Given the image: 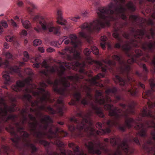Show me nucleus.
I'll list each match as a JSON object with an SVG mask.
<instances>
[{
    "label": "nucleus",
    "mask_w": 155,
    "mask_h": 155,
    "mask_svg": "<svg viewBox=\"0 0 155 155\" xmlns=\"http://www.w3.org/2000/svg\"><path fill=\"white\" fill-rule=\"evenodd\" d=\"M112 106L113 105L106 104L104 106V108L106 110H110L109 113L110 116H114L116 118H117L122 112V110L117 107H115L114 109H111Z\"/></svg>",
    "instance_id": "11"
},
{
    "label": "nucleus",
    "mask_w": 155,
    "mask_h": 155,
    "mask_svg": "<svg viewBox=\"0 0 155 155\" xmlns=\"http://www.w3.org/2000/svg\"><path fill=\"white\" fill-rule=\"evenodd\" d=\"M68 128L69 130L71 132L74 131L75 129V128L73 125H69Z\"/></svg>",
    "instance_id": "62"
},
{
    "label": "nucleus",
    "mask_w": 155,
    "mask_h": 155,
    "mask_svg": "<svg viewBox=\"0 0 155 155\" xmlns=\"http://www.w3.org/2000/svg\"><path fill=\"white\" fill-rule=\"evenodd\" d=\"M14 37L12 36V37L10 36H8L6 38V40L7 41L9 42H11L13 40Z\"/></svg>",
    "instance_id": "57"
},
{
    "label": "nucleus",
    "mask_w": 155,
    "mask_h": 155,
    "mask_svg": "<svg viewBox=\"0 0 155 155\" xmlns=\"http://www.w3.org/2000/svg\"><path fill=\"white\" fill-rule=\"evenodd\" d=\"M28 117L32 121V123L28 122L30 130L33 136L38 139L37 141H35V143H37V141H38L39 143L43 145L45 147H48L49 144L48 142L40 139L43 138L44 136L46 135L49 139L56 138L57 139L55 141V143L59 147H61L63 146V143L59 140L60 137L57 132L60 133L61 136L63 137L67 135L68 134L66 132L53 125L51 126L47 133L40 131L41 130H46L48 124L52 122V120L49 116L45 115L43 116L40 120V123L36 120L35 117L31 114H29Z\"/></svg>",
    "instance_id": "1"
},
{
    "label": "nucleus",
    "mask_w": 155,
    "mask_h": 155,
    "mask_svg": "<svg viewBox=\"0 0 155 155\" xmlns=\"http://www.w3.org/2000/svg\"><path fill=\"white\" fill-rule=\"evenodd\" d=\"M102 94V92L100 91H96L95 102L101 104H104L106 101Z\"/></svg>",
    "instance_id": "19"
},
{
    "label": "nucleus",
    "mask_w": 155,
    "mask_h": 155,
    "mask_svg": "<svg viewBox=\"0 0 155 155\" xmlns=\"http://www.w3.org/2000/svg\"><path fill=\"white\" fill-rule=\"evenodd\" d=\"M5 55L8 59H10L12 57V54L8 52H6L5 54Z\"/></svg>",
    "instance_id": "58"
},
{
    "label": "nucleus",
    "mask_w": 155,
    "mask_h": 155,
    "mask_svg": "<svg viewBox=\"0 0 155 155\" xmlns=\"http://www.w3.org/2000/svg\"><path fill=\"white\" fill-rule=\"evenodd\" d=\"M69 38L71 39V45L75 48L78 47L80 45V41L77 39V37L75 34L70 35Z\"/></svg>",
    "instance_id": "20"
},
{
    "label": "nucleus",
    "mask_w": 155,
    "mask_h": 155,
    "mask_svg": "<svg viewBox=\"0 0 155 155\" xmlns=\"http://www.w3.org/2000/svg\"><path fill=\"white\" fill-rule=\"evenodd\" d=\"M58 104L56 105L57 106V111L60 115H62V108L63 107V100L60 98L57 100Z\"/></svg>",
    "instance_id": "22"
},
{
    "label": "nucleus",
    "mask_w": 155,
    "mask_h": 155,
    "mask_svg": "<svg viewBox=\"0 0 155 155\" xmlns=\"http://www.w3.org/2000/svg\"><path fill=\"white\" fill-rule=\"evenodd\" d=\"M119 105L123 109H125L126 107L127 108L125 110H122V112L119 114V117L116 118L120 117L121 116H123L125 118V125L127 127H131L132 123H137V121H140L141 120V119L139 117L137 118L135 120L132 118H127L129 116L134 113V106L133 105L129 104L127 105L125 104L120 103Z\"/></svg>",
    "instance_id": "5"
},
{
    "label": "nucleus",
    "mask_w": 155,
    "mask_h": 155,
    "mask_svg": "<svg viewBox=\"0 0 155 155\" xmlns=\"http://www.w3.org/2000/svg\"><path fill=\"white\" fill-rule=\"evenodd\" d=\"M16 106L14 104H12L11 106L4 105L3 107H0V122L1 121L6 122L9 119L14 118L15 116L11 115L7 116L8 112H11L14 111V107Z\"/></svg>",
    "instance_id": "9"
},
{
    "label": "nucleus",
    "mask_w": 155,
    "mask_h": 155,
    "mask_svg": "<svg viewBox=\"0 0 155 155\" xmlns=\"http://www.w3.org/2000/svg\"><path fill=\"white\" fill-rule=\"evenodd\" d=\"M25 85V83L24 81H18L16 82V84L13 85L11 86V88L14 91L18 92L22 90V88Z\"/></svg>",
    "instance_id": "18"
},
{
    "label": "nucleus",
    "mask_w": 155,
    "mask_h": 155,
    "mask_svg": "<svg viewBox=\"0 0 155 155\" xmlns=\"http://www.w3.org/2000/svg\"><path fill=\"white\" fill-rule=\"evenodd\" d=\"M83 78V77L82 75H78L77 74L73 76H68L66 78H61L59 80H55L54 83V91L61 95H64L65 88V87L59 88L58 86V84H61L64 87H68L70 86V84L67 79L76 82L79 79H82Z\"/></svg>",
    "instance_id": "6"
},
{
    "label": "nucleus",
    "mask_w": 155,
    "mask_h": 155,
    "mask_svg": "<svg viewBox=\"0 0 155 155\" xmlns=\"http://www.w3.org/2000/svg\"><path fill=\"white\" fill-rule=\"evenodd\" d=\"M107 124L109 126H112L115 124L114 121L111 120H109L107 122Z\"/></svg>",
    "instance_id": "59"
},
{
    "label": "nucleus",
    "mask_w": 155,
    "mask_h": 155,
    "mask_svg": "<svg viewBox=\"0 0 155 155\" xmlns=\"http://www.w3.org/2000/svg\"><path fill=\"white\" fill-rule=\"evenodd\" d=\"M48 155H66L65 151H61L60 154L57 153L55 152H53L49 154Z\"/></svg>",
    "instance_id": "55"
},
{
    "label": "nucleus",
    "mask_w": 155,
    "mask_h": 155,
    "mask_svg": "<svg viewBox=\"0 0 155 155\" xmlns=\"http://www.w3.org/2000/svg\"><path fill=\"white\" fill-rule=\"evenodd\" d=\"M119 5H114L110 3L107 6L99 8L97 13L98 18L89 24L84 23L81 26L82 29H87L89 31L93 30H99L101 28H104L109 25V21L113 20L114 14L123 13L126 10L123 3L124 0H116Z\"/></svg>",
    "instance_id": "2"
},
{
    "label": "nucleus",
    "mask_w": 155,
    "mask_h": 155,
    "mask_svg": "<svg viewBox=\"0 0 155 155\" xmlns=\"http://www.w3.org/2000/svg\"><path fill=\"white\" fill-rule=\"evenodd\" d=\"M70 120L71 121L74 122L75 123H78V121L75 117L71 118L70 119Z\"/></svg>",
    "instance_id": "60"
},
{
    "label": "nucleus",
    "mask_w": 155,
    "mask_h": 155,
    "mask_svg": "<svg viewBox=\"0 0 155 155\" xmlns=\"http://www.w3.org/2000/svg\"><path fill=\"white\" fill-rule=\"evenodd\" d=\"M148 101L147 102V104L148 107L150 108H153L154 107V104L153 103L150 99L148 98Z\"/></svg>",
    "instance_id": "49"
},
{
    "label": "nucleus",
    "mask_w": 155,
    "mask_h": 155,
    "mask_svg": "<svg viewBox=\"0 0 155 155\" xmlns=\"http://www.w3.org/2000/svg\"><path fill=\"white\" fill-rule=\"evenodd\" d=\"M47 86L46 84L43 82H41L40 84V87L38 88V92H37L38 95H42V97L38 101H35L31 103L32 107H35L33 109L31 108L30 110L31 112H35L37 116L41 117L42 114L40 112V110H44L48 112L50 114H54L56 113V111L54 110L50 106L46 107L44 103H45L49 99L50 94L48 91L45 90L44 88Z\"/></svg>",
    "instance_id": "4"
},
{
    "label": "nucleus",
    "mask_w": 155,
    "mask_h": 155,
    "mask_svg": "<svg viewBox=\"0 0 155 155\" xmlns=\"http://www.w3.org/2000/svg\"><path fill=\"white\" fill-rule=\"evenodd\" d=\"M116 91V90L115 88H112L107 89L106 91V102L109 103L111 102L112 101L110 99V97L108 96V95L110 94V93H114Z\"/></svg>",
    "instance_id": "26"
},
{
    "label": "nucleus",
    "mask_w": 155,
    "mask_h": 155,
    "mask_svg": "<svg viewBox=\"0 0 155 155\" xmlns=\"http://www.w3.org/2000/svg\"><path fill=\"white\" fill-rule=\"evenodd\" d=\"M92 107L93 110L94 111L95 114L99 117H104V115L101 108L93 105H92Z\"/></svg>",
    "instance_id": "25"
},
{
    "label": "nucleus",
    "mask_w": 155,
    "mask_h": 155,
    "mask_svg": "<svg viewBox=\"0 0 155 155\" xmlns=\"http://www.w3.org/2000/svg\"><path fill=\"white\" fill-rule=\"evenodd\" d=\"M29 110L28 109L26 108L22 110L21 112V115L22 117V121L19 123L15 124V127L17 129V133L14 131V128L10 127V130L9 132L11 135L14 138H12L11 140L13 142V145L16 148H19L18 142L21 140L25 142V146L29 148L31 150L32 153H35L38 149L32 143H30L31 140L28 138L29 134L23 130V128L22 125L26 123L27 120V114Z\"/></svg>",
    "instance_id": "3"
},
{
    "label": "nucleus",
    "mask_w": 155,
    "mask_h": 155,
    "mask_svg": "<svg viewBox=\"0 0 155 155\" xmlns=\"http://www.w3.org/2000/svg\"><path fill=\"white\" fill-rule=\"evenodd\" d=\"M144 34V31L143 30L138 29L137 31H136L135 34H134V39L131 42L132 44L134 46H137V44L136 43H135V42L137 43L138 41L137 39V38L140 39L141 38Z\"/></svg>",
    "instance_id": "17"
},
{
    "label": "nucleus",
    "mask_w": 155,
    "mask_h": 155,
    "mask_svg": "<svg viewBox=\"0 0 155 155\" xmlns=\"http://www.w3.org/2000/svg\"><path fill=\"white\" fill-rule=\"evenodd\" d=\"M41 44V41L40 39H36L35 40L33 41V45L34 46H36L39 45Z\"/></svg>",
    "instance_id": "46"
},
{
    "label": "nucleus",
    "mask_w": 155,
    "mask_h": 155,
    "mask_svg": "<svg viewBox=\"0 0 155 155\" xmlns=\"http://www.w3.org/2000/svg\"><path fill=\"white\" fill-rule=\"evenodd\" d=\"M2 26L5 28L8 27L7 22L5 20H3L0 21V33H2L3 32V28Z\"/></svg>",
    "instance_id": "29"
},
{
    "label": "nucleus",
    "mask_w": 155,
    "mask_h": 155,
    "mask_svg": "<svg viewBox=\"0 0 155 155\" xmlns=\"http://www.w3.org/2000/svg\"><path fill=\"white\" fill-rule=\"evenodd\" d=\"M119 30V28H117V29H115L114 32L112 34L113 37L119 40H120V38L119 36V34L117 32V31Z\"/></svg>",
    "instance_id": "37"
},
{
    "label": "nucleus",
    "mask_w": 155,
    "mask_h": 155,
    "mask_svg": "<svg viewBox=\"0 0 155 155\" xmlns=\"http://www.w3.org/2000/svg\"><path fill=\"white\" fill-rule=\"evenodd\" d=\"M75 65L77 67H78L80 68L79 71L80 72L83 73L84 72V69L83 68L85 66V64L84 63L80 64L79 62H77L75 63Z\"/></svg>",
    "instance_id": "35"
},
{
    "label": "nucleus",
    "mask_w": 155,
    "mask_h": 155,
    "mask_svg": "<svg viewBox=\"0 0 155 155\" xmlns=\"http://www.w3.org/2000/svg\"><path fill=\"white\" fill-rule=\"evenodd\" d=\"M38 20L43 30L47 29L48 22L42 16L39 15H36L33 18V20L36 21Z\"/></svg>",
    "instance_id": "13"
},
{
    "label": "nucleus",
    "mask_w": 155,
    "mask_h": 155,
    "mask_svg": "<svg viewBox=\"0 0 155 155\" xmlns=\"http://www.w3.org/2000/svg\"><path fill=\"white\" fill-rule=\"evenodd\" d=\"M84 52L85 55L88 56L91 53V51L89 49L86 48L84 50Z\"/></svg>",
    "instance_id": "56"
},
{
    "label": "nucleus",
    "mask_w": 155,
    "mask_h": 155,
    "mask_svg": "<svg viewBox=\"0 0 155 155\" xmlns=\"http://www.w3.org/2000/svg\"><path fill=\"white\" fill-rule=\"evenodd\" d=\"M127 56L129 57H131L132 58L131 59H128L127 61L126 62L124 60V61L126 63V65H128L130 68V70L127 71H122L121 70H120V71L122 73L123 72H126L127 73H128V72L130 70V64H131L133 63L134 62V61H135V59H134V56L133 55V54H131V53H130V54H128L127 53Z\"/></svg>",
    "instance_id": "24"
},
{
    "label": "nucleus",
    "mask_w": 155,
    "mask_h": 155,
    "mask_svg": "<svg viewBox=\"0 0 155 155\" xmlns=\"http://www.w3.org/2000/svg\"><path fill=\"white\" fill-rule=\"evenodd\" d=\"M91 50L93 53L95 55H97L99 53V51L97 47L96 46H91Z\"/></svg>",
    "instance_id": "44"
},
{
    "label": "nucleus",
    "mask_w": 155,
    "mask_h": 155,
    "mask_svg": "<svg viewBox=\"0 0 155 155\" xmlns=\"http://www.w3.org/2000/svg\"><path fill=\"white\" fill-rule=\"evenodd\" d=\"M62 11L61 8H58L57 10V18L58 20L62 21L63 19Z\"/></svg>",
    "instance_id": "30"
},
{
    "label": "nucleus",
    "mask_w": 155,
    "mask_h": 155,
    "mask_svg": "<svg viewBox=\"0 0 155 155\" xmlns=\"http://www.w3.org/2000/svg\"><path fill=\"white\" fill-rule=\"evenodd\" d=\"M59 69L60 70V71L59 72V74L60 75H61L63 74L64 72L65 71V68L63 65H61L59 68Z\"/></svg>",
    "instance_id": "53"
},
{
    "label": "nucleus",
    "mask_w": 155,
    "mask_h": 155,
    "mask_svg": "<svg viewBox=\"0 0 155 155\" xmlns=\"http://www.w3.org/2000/svg\"><path fill=\"white\" fill-rule=\"evenodd\" d=\"M10 71L11 73L12 72H17L19 71L18 67H13L10 68Z\"/></svg>",
    "instance_id": "47"
},
{
    "label": "nucleus",
    "mask_w": 155,
    "mask_h": 155,
    "mask_svg": "<svg viewBox=\"0 0 155 155\" xmlns=\"http://www.w3.org/2000/svg\"><path fill=\"white\" fill-rule=\"evenodd\" d=\"M63 64L65 65L66 67V68H67L70 69L71 68V66L69 64V63L65 61L63 62Z\"/></svg>",
    "instance_id": "61"
},
{
    "label": "nucleus",
    "mask_w": 155,
    "mask_h": 155,
    "mask_svg": "<svg viewBox=\"0 0 155 155\" xmlns=\"http://www.w3.org/2000/svg\"><path fill=\"white\" fill-rule=\"evenodd\" d=\"M74 99H72L71 101L69 103L70 105H76L78 104V103L81 99L80 94L78 92L75 93L73 95Z\"/></svg>",
    "instance_id": "21"
},
{
    "label": "nucleus",
    "mask_w": 155,
    "mask_h": 155,
    "mask_svg": "<svg viewBox=\"0 0 155 155\" xmlns=\"http://www.w3.org/2000/svg\"><path fill=\"white\" fill-rule=\"evenodd\" d=\"M126 6L129 10L131 11L134 12L135 10L134 6L133 3L130 2H129L126 4Z\"/></svg>",
    "instance_id": "33"
},
{
    "label": "nucleus",
    "mask_w": 155,
    "mask_h": 155,
    "mask_svg": "<svg viewBox=\"0 0 155 155\" xmlns=\"http://www.w3.org/2000/svg\"><path fill=\"white\" fill-rule=\"evenodd\" d=\"M40 64L43 67H44L45 68H47L48 67L47 63L45 61H44L43 63L41 64L40 63Z\"/></svg>",
    "instance_id": "63"
},
{
    "label": "nucleus",
    "mask_w": 155,
    "mask_h": 155,
    "mask_svg": "<svg viewBox=\"0 0 155 155\" xmlns=\"http://www.w3.org/2000/svg\"><path fill=\"white\" fill-rule=\"evenodd\" d=\"M75 51L74 48L70 47L66 48L63 50V52L60 53V54L62 55H64L65 56L67 57L68 59L71 60H72L73 58H77L79 56L78 54V53H74V55L73 57L68 54V53L74 52Z\"/></svg>",
    "instance_id": "12"
},
{
    "label": "nucleus",
    "mask_w": 155,
    "mask_h": 155,
    "mask_svg": "<svg viewBox=\"0 0 155 155\" xmlns=\"http://www.w3.org/2000/svg\"><path fill=\"white\" fill-rule=\"evenodd\" d=\"M48 28L50 32H53L55 35H59L60 34V28L59 27L56 28L54 27L48 28L47 26V29Z\"/></svg>",
    "instance_id": "27"
},
{
    "label": "nucleus",
    "mask_w": 155,
    "mask_h": 155,
    "mask_svg": "<svg viewBox=\"0 0 155 155\" xmlns=\"http://www.w3.org/2000/svg\"><path fill=\"white\" fill-rule=\"evenodd\" d=\"M96 126L98 128H101L102 127V124L100 122H97L96 124Z\"/></svg>",
    "instance_id": "64"
},
{
    "label": "nucleus",
    "mask_w": 155,
    "mask_h": 155,
    "mask_svg": "<svg viewBox=\"0 0 155 155\" xmlns=\"http://www.w3.org/2000/svg\"><path fill=\"white\" fill-rule=\"evenodd\" d=\"M79 34L82 37L86 38L87 42L89 43H91V40L89 38V37L87 36L83 32H80Z\"/></svg>",
    "instance_id": "38"
},
{
    "label": "nucleus",
    "mask_w": 155,
    "mask_h": 155,
    "mask_svg": "<svg viewBox=\"0 0 155 155\" xmlns=\"http://www.w3.org/2000/svg\"><path fill=\"white\" fill-rule=\"evenodd\" d=\"M21 20L23 25L25 28H28L31 27V23L28 20H26L25 21L22 20Z\"/></svg>",
    "instance_id": "36"
},
{
    "label": "nucleus",
    "mask_w": 155,
    "mask_h": 155,
    "mask_svg": "<svg viewBox=\"0 0 155 155\" xmlns=\"http://www.w3.org/2000/svg\"><path fill=\"white\" fill-rule=\"evenodd\" d=\"M3 77L5 81L7 82L10 81V78L7 72H5V73L3 75Z\"/></svg>",
    "instance_id": "40"
},
{
    "label": "nucleus",
    "mask_w": 155,
    "mask_h": 155,
    "mask_svg": "<svg viewBox=\"0 0 155 155\" xmlns=\"http://www.w3.org/2000/svg\"><path fill=\"white\" fill-rule=\"evenodd\" d=\"M88 122V120L86 118H84L82 120L81 124H78L77 125V128L79 130H81L84 129L85 132H87V135L89 136H94L96 133L98 135H103L105 133H109L110 130L109 128H107L103 130L100 129L95 132L94 129L91 127L93 123L90 121L89 124L90 126L88 127H86L85 124Z\"/></svg>",
    "instance_id": "7"
},
{
    "label": "nucleus",
    "mask_w": 155,
    "mask_h": 155,
    "mask_svg": "<svg viewBox=\"0 0 155 155\" xmlns=\"http://www.w3.org/2000/svg\"><path fill=\"white\" fill-rule=\"evenodd\" d=\"M96 64L97 65H98L99 66L101 67V71L102 72H105L106 71V68L102 67V64L101 62L98 61H96Z\"/></svg>",
    "instance_id": "50"
},
{
    "label": "nucleus",
    "mask_w": 155,
    "mask_h": 155,
    "mask_svg": "<svg viewBox=\"0 0 155 155\" xmlns=\"http://www.w3.org/2000/svg\"><path fill=\"white\" fill-rule=\"evenodd\" d=\"M2 148L5 153V155H8V152L9 150V147L7 146H4Z\"/></svg>",
    "instance_id": "54"
},
{
    "label": "nucleus",
    "mask_w": 155,
    "mask_h": 155,
    "mask_svg": "<svg viewBox=\"0 0 155 155\" xmlns=\"http://www.w3.org/2000/svg\"><path fill=\"white\" fill-rule=\"evenodd\" d=\"M135 128L139 131L136 134V137L134 139V141L137 144H140L139 142L137 137L140 136L141 137H144L145 135V126L144 125L139 124L135 127Z\"/></svg>",
    "instance_id": "10"
},
{
    "label": "nucleus",
    "mask_w": 155,
    "mask_h": 155,
    "mask_svg": "<svg viewBox=\"0 0 155 155\" xmlns=\"http://www.w3.org/2000/svg\"><path fill=\"white\" fill-rule=\"evenodd\" d=\"M147 125H148L149 127L154 128V130L152 131L151 134L153 139L155 140V123L154 120H152L149 122H148L146 120V126Z\"/></svg>",
    "instance_id": "23"
},
{
    "label": "nucleus",
    "mask_w": 155,
    "mask_h": 155,
    "mask_svg": "<svg viewBox=\"0 0 155 155\" xmlns=\"http://www.w3.org/2000/svg\"><path fill=\"white\" fill-rule=\"evenodd\" d=\"M127 91L130 92L131 95L132 96H135L137 93V91L135 88H132L128 90Z\"/></svg>",
    "instance_id": "39"
},
{
    "label": "nucleus",
    "mask_w": 155,
    "mask_h": 155,
    "mask_svg": "<svg viewBox=\"0 0 155 155\" xmlns=\"http://www.w3.org/2000/svg\"><path fill=\"white\" fill-rule=\"evenodd\" d=\"M8 65L9 62L7 60H5L3 62H2V61L1 66L5 68L8 67Z\"/></svg>",
    "instance_id": "42"
},
{
    "label": "nucleus",
    "mask_w": 155,
    "mask_h": 155,
    "mask_svg": "<svg viewBox=\"0 0 155 155\" xmlns=\"http://www.w3.org/2000/svg\"><path fill=\"white\" fill-rule=\"evenodd\" d=\"M104 77V75L103 74L99 73L92 79V82L93 84H96V80L97 79H99L100 78H103Z\"/></svg>",
    "instance_id": "32"
},
{
    "label": "nucleus",
    "mask_w": 155,
    "mask_h": 155,
    "mask_svg": "<svg viewBox=\"0 0 155 155\" xmlns=\"http://www.w3.org/2000/svg\"><path fill=\"white\" fill-rule=\"evenodd\" d=\"M122 49L125 51L126 54H130V53H131L130 51H129L130 49V46L129 44H125L122 47Z\"/></svg>",
    "instance_id": "34"
},
{
    "label": "nucleus",
    "mask_w": 155,
    "mask_h": 155,
    "mask_svg": "<svg viewBox=\"0 0 155 155\" xmlns=\"http://www.w3.org/2000/svg\"><path fill=\"white\" fill-rule=\"evenodd\" d=\"M85 145L89 152L91 153L99 155L101 153V150L105 152L107 151L106 148L107 145L106 143L101 144L99 142L96 143L91 141L85 143Z\"/></svg>",
    "instance_id": "8"
},
{
    "label": "nucleus",
    "mask_w": 155,
    "mask_h": 155,
    "mask_svg": "<svg viewBox=\"0 0 155 155\" xmlns=\"http://www.w3.org/2000/svg\"><path fill=\"white\" fill-rule=\"evenodd\" d=\"M114 81L116 83H118L121 86H123L125 84L124 80L118 75L115 76V79H114Z\"/></svg>",
    "instance_id": "28"
},
{
    "label": "nucleus",
    "mask_w": 155,
    "mask_h": 155,
    "mask_svg": "<svg viewBox=\"0 0 155 155\" xmlns=\"http://www.w3.org/2000/svg\"><path fill=\"white\" fill-rule=\"evenodd\" d=\"M150 33L151 35V38L154 39L155 35V29L151 28L150 29Z\"/></svg>",
    "instance_id": "48"
},
{
    "label": "nucleus",
    "mask_w": 155,
    "mask_h": 155,
    "mask_svg": "<svg viewBox=\"0 0 155 155\" xmlns=\"http://www.w3.org/2000/svg\"><path fill=\"white\" fill-rule=\"evenodd\" d=\"M105 62L110 65L114 66L116 64V62L114 61L110 60H107L105 61Z\"/></svg>",
    "instance_id": "52"
},
{
    "label": "nucleus",
    "mask_w": 155,
    "mask_h": 155,
    "mask_svg": "<svg viewBox=\"0 0 155 155\" xmlns=\"http://www.w3.org/2000/svg\"><path fill=\"white\" fill-rule=\"evenodd\" d=\"M129 18L130 19L133 20L134 21H137L140 19L136 15H132L130 16Z\"/></svg>",
    "instance_id": "51"
},
{
    "label": "nucleus",
    "mask_w": 155,
    "mask_h": 155,
    "mask_svg": "<svg viewBox=\"0 0 155 155\" xmlns=\"http://www.w3.org/2000/svg\"><path fill=\"white\" fill-rule=\"evenodd\" d=\"M31 96L28 94H24L22 97V99L23 100H27L28 102H30V99Z\"/></svg>",
    "instance_id": "45"
},
{
    "label": "nucleus",
    "mask_w": 155,
    "mask_h": 155,
    "mask_svg": "<svg viewBox=\"0 0 155 155\" xmlns=\"http://www.w3.org/2000/svg\"><path fill=\"white\" fill-rule=\"evenodd\" d=\"M112 58L114 60L118 61L120 65V70L122 71H128L130 69V68L128 65H126V63L124 60H120V57L117 55H114L112 56Z\"/></svg>",
    "instance_id": "14"
},
{
    "label": "nucleus",
    "mask_w": 155,
    "mask_h": 155,
    "mask_svg": "<svg viewBox=\"0 0 155 155\" xmlns=\"http://www.w3.org/2000/svg\"><path fill=\"white\" fill-rule=\"evenodd\" d=\"M149 82L151 89L146 91V96H150V98L152 100L154 97L153 93L155 91V80L153 79H151L149 80ZM147 99V98L146 97Z\"/></svg>",
    "instance_id": "15"
},
{
    "label": "nucleus",
    "mask_w": 155,
    "mask_h": 155,
    "mask_svg": "<svg viewBox=\"0 0 155 155\" xmlns=\"http://www.w3.org/2000/svg\"><path fill=\"white\" fill-rule=\"evenodd\" d=\"M68 146L72 149L74 153V155H87L84 153L81 149H80L79 146L75 145L73 143H69L68 144Z\"/></svg>",
    "instance_id": "16"
},
{
    "label": "nucleus",
    "mask_w": 155,
    "mask_h": 155,
    "mask_svg": "<svg viewBox=\"0 0 155 155\" xmlns=\"http://www.w3.org/2000/svg\"><path fill=\"white\" fill-rule=\"evenodd\" d=\"M135 54H133V53L131 52V54L133 55L134 56H136L137 57H138L139 56L141 55L142 54V52L141 51L139 50H136L135 51Z\"/></svg>",
    "instance_id": "41"
},
{
    "label": "nucleus",
    "mask_w": 155,
    "mask_h": 155,
    "mask_svg": "<svg viewBox=\"0 0 155 155\" xmlns=\"http://www.w3.org/2000/svg\"><path fill=\"white\" fill-rule=\"evenodd\" d=\"M59 68L56 66L54 65L53 67L50 68L49 71L51 73H53L56 71H58Z\"/></svg>",
    "instance_id": "43"
},
{
    "label": "nucleus",
    "mask_w": 155,
    "mask_h": 155,
    "mask_svg": "<svg viewBox=\"0 0 155 155\" xmlns=\"http://www.w3.org/2000/svg\"><path fill=\"white\" fill-rule=\"evenodd\" d=\"M147 46L149 50L151 51H153L154 49H155V41L149 42L148 44L146 43V46ZM147 48L146 47V49Z\"/></svg>",
    "instance_id": "31"
}]
</instances>
